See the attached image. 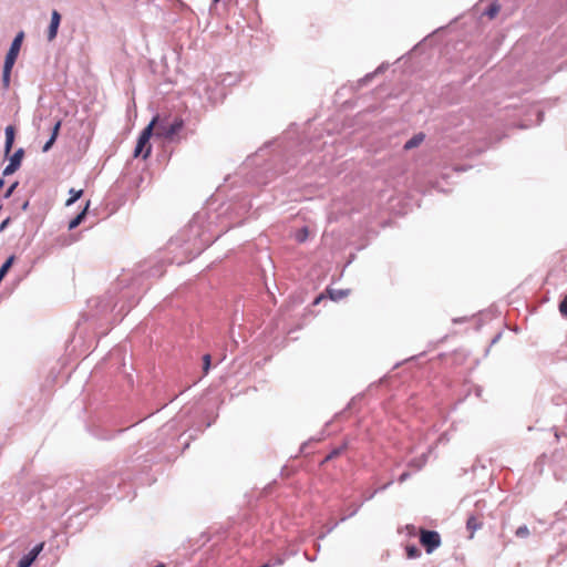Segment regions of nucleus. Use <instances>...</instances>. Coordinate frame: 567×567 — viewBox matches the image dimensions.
Here are the masks:
<instances>
[{"label": "nucleus", "mask_w": 567, "mask_h": 567, "mask_svg": "<svg viewBox=\"0 0 567 567\" xmlns=\"http://www.w3.org/2000/svg\"><path fill=\"white\" fill-rule=\"evenodd\" d=\"M11 66L3 65L2 70V86L7 91L10 87V80H11Z\"/></svg>", "instance_id": "12"}, {"label": "nucleus", "mask_w": 567, "mask_h": 567, "mask_svg": "<svg viewBox=\"0 0 567 567\" xmlns=\"http://www.w3.org/2000/svg\"><path fill=\"white\" fill-rule=\"evenodd\" d=\"M155 567H165V566H164L163 564H159V565H157V566H155Z\"/></svg>", "instance_id": "36"}, {"label": "nucleus", "mask_w": 567, "mask_h": 567, "mask_svg": "<svg viewBox=\"0 0 567 567\" xmlns=\"http://www.w3.org/2000/svg\"><path fill=\"white\" fill-rule=\"evenodd\" d=\"M55 138L54 136H50V138L47 141V143L43 145L42 147V152L47 153L50 151V148L53 146V144L55 143Z\"/></svg>", "instance_id": "22"}, {"label": "nucleus", "mask_w": 567, "mask_h": 567, "mask_svg": "<svg viewBox=\"0 0 567 567\" xmlns=\"http://www.w3.org/2000/svg\"><path fill=\"white\" fill-rule=\"evenodd\" d=\"M499 11V7L495 3L491 4L489 8L485 11V14L491 19L495 18Z\"/></svg>", "instance_id": "16"}, {"label": "nucleus", "mask_w": 567, "mask_h": 567, "mask_svg": "<svg viewBox=\"0 0 567 567\" xmlns=\"http://www.w3.org/2000/svg\"><path fill=\"white\" fill-rule=\"evenodd\" d=\"M405 477H406V474H405V473H403V474L401 475V477H400V481H404V480H405Z\"/></svg>", "instance_id": "32"}, {"label": "nucleus", "mask_w": 567, "mask_h": 567, "mask_svg": "<svg viewBox=\"0 0 567 567\" xmlns=\"http://www.w3.org/2000/svg\"><path fill=\"white\" fill-rule=\"evenodd\" d=\"M6 134V143H4V152L9 154L12 150V145L14 142V127L12 125H8L4 130Z\"/></svg>", "instance_id": "7"}, {"label": "nucleus", "mask_w": 567, "mask_h": 567, "mask_svg": "<svg viewBox=\"0 0 567 567\" xmlns=\"http://www.w3.org/2000/svg\"><path fill=\"white\" fill-rule=\"evenodd\" d=\"M559 311L563 317L567 318V296L559 303Z\"/></svg>", "instance_id": "21"}, {"label": "nucleus", "mask_w": 567, "mask_h": 567, "mask_svg": "<svg viewBox=\"0 0 567 567\" xmlns=\"http://www.w3.org/2000/svg\"><path fill=\"white\" fill-rule=\"evenodd\" d=\"M358 508H355L352 513H350L349 516H353V514L357 512Z\"/></svg>", "instance_id": "35"}, {"label": "nucleus", "mask_w": 567, "mask_h": 567, "mask_svg": "<svg viewBox=\"0 0 567 567\" xmlns=\"http://www.w3.org/2000/svg\"><path fill=\"white\" fill-rule=\"evenodd\" d=\"M421 551L416 546H408L406 547V555L409 558H417L420 556Z\"/></svg>", "instance_id": "15"}, {"label": "nucleus", "mask_w": 567, "mask_h": 567, "mask_svg": "<svg viewBox=\"0 0 567 567\" xmlns=\"http://www.w3.org/2000/svg\"><path fill=\"white\" fill-rule=\"evenodd\" d=\"M372 76H373V74L365 75L362 80H360V83L369 81Z\"/></svg>", "instance_id": "29"}, {"label": "nucleus", "mask_w": 567, "mask_h": 567, "mask_svg": "<svg viewBox=\"0 0 567 567\" xmlns=\"http://www.w3.org/2000/svg\"><path fill=\"white\" fill-rule=\"evenodd\" d=\"M35 559L37 556L30 550L28 554L21 557L18 563V567H30Z\"/></svg>", "instance_id": "11"}, {"label": "nucleus", "mask_w": 567, "mask_h": 567, "mask_svg": "<svg viewBox=\"0 0 567 567\" xmlns=\"http://www.w3.org/2000/svg\"><path fill=\"white\" fill-rule=\"evenodd\" d=\"M23 155H24L23 148L17 150L13 153V155L10 157V163L12 165H16L17 167H20Z\"/></svg>", "instance_id": "13"}, {"label": "nucleus", "mask_w": 567, "mask_h": 567, "mask_svg": "<svg viewBox=\"0 0 567 567\" xmlns=\"http://www.w3.org/2000/svg\"><path fill=\"white\" fill-rule=\"evenodd\" d=\"M22 40H23V32H19L16 35V38L13 39V41L11 42L9 51L6 54L3 65L13 68V65L17 61V58L19 55L20 49H21Z\"/></svg>", "instance_id": "4"}, {"label": "nucleus", "mask_w": 567, "mask_h": 567, "mask_svg": "<svg viewBox=\"0 0 567 567\" xmlns=\"http://www.w3.org/2000/svg\"><path fill=\"white\" fill-rule=\"evenodd\" d=\"M70 198L66 200L65 205L66 206H71L72 204H74L83 194V190L82 189H74V188H71L70 192Z\"/></svg>", "instance_id": "14"}, {"label": "nucleus", "mask_w": 567, "mask_h": 567, "mask_svg": "<svg viewBox=\"0 0 567 567\" xmlns=\"http://www.w3.org/2000/svg\"><path fill=\"white\" fill-rule=\"evenodd\" d=\"M152 121H156L154 125V135L168 142L175 141L176 136L184 127V121L178 116L159 117L156 115Z\"/></svg>", "instance_id": "1"}, {"label": "nucleus", "mask_w": 567, "mask_h": 567, "mask_svg": "<svg viewBox=\"0 0 567 567\" xmlns=\"http://www.w3.org/2000/svg\"><path fill=\"white\" fill-rule=\"evenodd\" d=\"M425 462H426L425 460L410 461V463L413 464L415 470H420L425 464Z\"/></svg>", "instance_id": "27"}, {"label": "nucleus", "mask_w": 567, "mask_h": 567, "mask_svg": "<svg viewBox=\"0 0 567 567\" xmlns=\"http://www.w3.org/2000/svg\"><path fill=\"white\" fill-rule=\"evenodd\" d=\"M482 527L480 516L470 515L466 522V528L471 532L470 538H473L474 533Z\"/></svg>", "instance_id": "6"}, {"label": "nucleus", "mask_w": 567, "mask_h": 567, "mask_svg": "<svg viewBox=\"0 0 567 567\" xmlns=\"http://www.w3.org/2000/svg\"><path fill=\"white\" fill-rule=\"evenodd\" d=\"M4 182L0 178V188L3 186Z\"/></svg>", "instance_id": "33"}, {"label": "nucleus", "mask_w": 567, "mask_h": 567, "mask_svg": "<svg viewBox=\"0 0 567 567\" xmlns=\"http://www.w3.org/2000/svg\"><path fill=\"white\" fill-rule=\"evenodd\" d=\"M14 261V256H10L6 262L0 267V271H2L4 275H7V272L9 271V269L11 268L12 264Z\"/></svg>", "instance_id": "17"}, {"label": "nucleus", "mask_w": 567, "mask_h": 567, "mask_svg": "<svg viewBox=\"0 0 567 567\" xmlns=\"http://www.w3.org/2000/svg\"><path fill=\"white\" fill-rule=\"evenodd\" d=\"M61 124H62V121L59 120V121L55 122V124H54V126L52 128L51 136H54L55 140H56V137L59 135V131H60Z\"/></svg>", "instance_id": "24"}, {"label": "nucleus", "mask_w": 567, "mask_h": 567, "mask_svg": "<svg viewBox=\"0 0 567 567\" xmlns=\"http://www.w3.org/2000/svg\"><path fill=\"white\" fill-rule=\"evenodd\" d=\"M89 205L90 203L87 202L86 206L84 207V209L79 213L70 223H69V229H75L82 221L83 219L85 218V215H86V210L89 208Z\"/></svg>", "instance_id": "8"}, {"label": "nucleus", "mask_w": 567, "mask_h": 567, "mask_svg": "<svg viewBox=\"0 0 567 567\" xmlns=\"http://www.w3.org/2000/svg\"><path fill=\"white\" fill-rule=\"evenodd\" d=\"M220 0H214L215 3L219 2Z\"/></svg>", "instance_id": "37"}, {"label": "nucleus", "mask_w": 567, "mask_h": 567, "mask_svg": "<svg viewBox=\"0 0 567 567\" xmlns=\"http://www.w3.org/2000/svg\"><path fill=\"white\" fill-rule=\"evenodd\" d=\"M7 223H8V220H4V221L1 224V226H0V230H2V229L6 227Z\"/></svg>", "instance_id": "30"}, {"label": "nucleus", "mask_w": 567, "mask_h": 567, "mask_svg": "<svg viewBox=\"0 0 567 567\" xmlns=\"http://www.w3.org/2000/svg\"><path fill=\"white\" fill-rule=\"evenodd\" d=\"M476 507H477L478 509H482V508H483V505H481V501L476 502Z\"/></svg>", "instance_id": "31"}, {"label": "nucleus", "mask_w": 567, "mask_h": 567, "mask_svg": "<svg viewBox=\"0 0 567 567\" xmlns=\"http://www.w3.org/2000/svg\"><path fill=\"white\" fill-rule=\"evenodd\" d=\"M19 167H17L16 165H12L10 162L9 164L4 167L3 169V175L8 176V175H11L13 174Z\"/></svg>", "instance_id": "23"}, {"label": "nucleus", "mask_w": 567, "mask_h": 567, "mask_svg": "<svg viewBox=\"0 0 567 567\" xmlns=\"http://www.w3.org/2000/svg\"><path fill=\"white\" fill-rule=\"evenodd\" d=\"M17 186H18V183H13V184H12V185L7 189V192H6V194H4V197H6V198H9V197L12 195V193H13V190L16 189V187H17Z\"/></svg>", "instance_id": "28"}, {"label": "nucleus", "mask_w": 567, "mask_h": 567, "mask_svg": "<svg viewBox=\"0 0 567 567\" xmlns=\"http://www.w3.org/2000/svg\"><path fill=\"white\" fill-rule=\"evenodd\" d=\"M344 449V446H341L339 449H336L334 451H332L328 456L327 458H332V457H338L341 455V451Z\"/></svg>", "instance_id": "25"}, {"label": "nucleus", "mask_w": 567, "mask_h": 567, "mask_svg": "<svg viewBox=\"0 0 567 567\" xmlns=\"http://www.w3.org/2000/svg\"><path fill=\"white\" fill-rule=\"evenodd\" d=\"M155 122L156 121H151V123L140 134L137 144L134 150L135 157L142 156L143 158H147L150 156L152 151L150 138L153 134Z\"/></svg>", "instance_id": "2"}, {"label": "nucleus", "mask_w": 567, "mask_h": 567, "mask_svg": "<svg viewBox=\"0 0 567 567\" xmlns=\"http://www.w3.org/2000/svg\"><path fill=\"white\" fill-rule=\"evenodd\" d=\"M349 292V289H331L329 290V296L331 300L339 301L342 298L347 297Z\"/></svg>", "instance_id": "10"}, {"label": "nucleus", "mask_w": 567, "mask_h": 567, "mask_svg": "<svg viewBox=\"0 0 567 567\" xmlns=\"http://www.w3.org/2000/svg\"><path fill=\"white\" fill-rule=\"evenodd\" d=\"M209 369H210V355L209 354H205L203 357V370H204V373L207 374Z\"/></svg>", "instance_id": "20"}, {"label": "nucleus", "mask_w": 567, "mask_h": 567, "mask_svg": "<svg viewBox=\"0 0 567 567\" xmlns=\"http://www.w3.org/2000/svg\"><path fill=\"white\" fill-rule=\"evenodd\" d=\"M529 535V529L527 526H519L517 529H516V536L517 537H527Z\"/></svg>", "instance_id": "19"}, {"label": "nucleus", "mask_w": 567, "mask_h": 567, "mask_svg": "<svg viewBox=\"0 0 567 567\" xmlns=\"http://www.w3.org/2000/svg\"><path fill=\"white\" fill-rule=\"evenodd\" d=\"M27 207H28V202L23 204V207H22V208H23V209H27Z\"/></svg>", "instance_id": "34"}, {"label": "nucleus", "mask_w": 567, "mask_h": 567, "mask_svg": "<svg viewBox=\"0 0 567 567\" xmlns=\"http://www.w3.org/2000/svg\"><path fill=\"white\" fill-rule=\"evenodd\" d=\"M61 22V16L56 10L52 11L51 22L48 29V40L52 41L58 34V29Z\"/></svg>", "instance_id": "5"}, {"label": "nucleus", "mask_w": 567, "mask_h": 567, "mask_svg": "<svg viewBox=\"0 0 567 567\" xmlns=\"http://www.w3.org/2000/svg\"><path fill=\"white\" fill-rule=\"evenodd\" d=\"M43 546H44V544H43V543L38 544L37 546H34V547L31 549V551H32V553L38 557V556H39V554L42 551Z\"/></svg>", "instance_id": "26"}, {"label": "nucleus", "mask_w": 567, "mask_h": 567, "mask_svg": "<svg viewBox=\"0 0 567 567\" xmlns=\"http://www.w3.org/2000/svg\"><path fill=\"white\" fill-rule=\"evenodd\" d=\"M308 237V229L307 228H301L299 229L297 233H296V239L299 241V243H302L307 239Z\"/></svg>", "instance_id": "18"}, {"label": "nucleus", "mask_w": 567, "mask_h": 567, "mask_svg": "<svg viewBox=\"0 0 567 567\" xmlns=\"http://www.w3.org/2000/svg\"><path fill=\"white\" fill-rule=\"evenodd\" d=\"M421 544L425 547L427 554L433 553L441 545V536L434 530H421Z\"/></svg>", "instance_id": "3"}, {"label": "nucleus", "mask_w": 567, "mask_h": 567, "mask_svg": "<svg viewBox=\"0 0 567 567\" xmlns=\"http://www.w3.org/2000/svg\"><path fill=\"white\" fill-rule=\"evenodd\" d=\"M424 140V134L422 133H419L416 135H414L412 138H410L405 144H404V150H412L416 146H419Z\"/></svg>", "instance_id": "9"}]
</instances>
